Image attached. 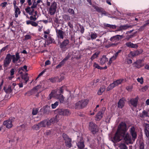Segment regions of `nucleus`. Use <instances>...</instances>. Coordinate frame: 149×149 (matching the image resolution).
Masks as SVG:
<instances>
[{"label":"nucleus","instance_id":"obj_27","mask_svg":"<svg viewBox=\"0 0 149 149\" xmlns=\"http://www.w3.org/2000/svg\"><path fill=\"white\" fill-rule=\"evenodd\" d=\"M105 87L103 86L101 87L97 92V94L99 95H101L102 93L105 91Z\"/></svg>","mask_w":149,"mask_h":149},{"label":"nucleus","instance_id":"obj_47","mask_svg":"<svg viewBox=\"0 0 149 149\" xmlns=\"http://www.w3.org/2000/svg\"><path fill=\"white\" fill-rule=\"evenodd\" d=\"M31 37V36L30 35H26L24 36V40H27L30 39Z\"/></svg>","mask_w":149,"mask_h":149},{"label":"nucleus","instance_id":"obj_41","mask_svg":"<svg viewBox=\"0 0 149 149\" xmlns=\"http://www.w3.org/2000/svg\"><path fill=\"white\" fill-rule=\"evenodd\" d=\"M70 57V55L68 54L67 56L65 57L64 58L63 60L62 61L63 62V63H65V61L67 60Z\"/></svg>","mask_w":149,"mask_h":149},{"label":"nucleus","instance_id":"obj_7","mask_svg":"<svg viewBox=\"0 0 149 149\" xmlns=\"http://www.w3.org/2000/svg\"><path fill=\"white\" fill-rule=\"evenodd\" d=\"M15 118L14 117H10L7 120L4 121L3 125L7 128H10L12 127V123L13 122Z\"/></svg>","mask_w":149,"mask_h":149},{"label":"nucleus","instance_id":"obj_15","mask_svg":"<svg viewBox=\"0 0 149 149\" xmlns=\"http://www.w3.org/2000/svg\"><path fill=\"white\" fill-rule=\"evenodd\" d=\"M58 112L60 115L68 116L70 114V111L68 109H61L59 110Z\"/></svg>","mask_w":149,"mask_h":149},{"label":"nucleus","instance_id":"obj_23","mask_svg":"<svg viewBox=\"0 0 149 149\" xmlns=\"http://www.w3.org/2000/svg\"><path fill=\"white\" fill-rule=\"evenodd\" d=\"M108 61V59L107 58L106 56L103 55L101 58L100 63L101 64L103 65Z\"/></svg>","mask_w":149,"mask_h":149},{"label":"nucleus","instance_id":"obj_8","mask_svg":"<svg viewBox=\"0 0 149 149\" xmlns=\"http://www.w3.org/2000/svg\"><path fill=\"white\" fill-rule=\"evenodd\" d=\"M139 99V98L138 96L135 98H131L128 102L129 105L130 106H131L135 108L137 106Z\"/></svg>","mask_w":149,"mask_h":149},{"label":"nucleus","instance_id":"obj_5","mask_svg":"<svg viewBox=\"0 0 149 149\" xmlns=\"http://www.w3.org/2000/svg\"><path fill=\"white\" fill-rule=\"evenodd\" d=\"M69 43V41L68 39L65 40L62 42L60 43L59 46L62 52H65L68 49Z\"/></svg>","mask_w":149,"mask_h":149},{"label":"nucleus","instance_id":"obj_58","mask_svg":"<svg viewBox=\"0 0 149 149\" xmlns=\"http://www.w3.org/2000/svg\"><path fill=\"white\" fill-rule=\"evenodd\" d=\"M57 92L59 93L60 94L61 93H63V90L62 88V87L60 88L57 91Z\"/></svg>","mask_w":149,"mask_h":149},{"label":"nucleus","instance_id":"obj_61","mask_svg":"<svg viewBox=\"0 0 149 149\" xmlns=\"http://www.w3.org/2000/svg\"><path fill=\"white\" fill-rule=\"evenodd\" d=\"M49 81L52 83H54L56 81V80L54 78H51L49 79Z\"/></svg>","mask_w":149,"mask_h":149},{"label":"nucleus","instance_id":"obj_13","mask_svg":"<svg viewBox=\"0 0 149 149\" xmlns=\"http://www.w3.org/2000/svg\"><path fill=\"white\" fill-rule=\"evenodd\" d=\"M132 136V140L134 141L137 137L136 132L135 131V128L134 126H132L129 130Z\"/></svg>","mask_w":149,"mask_h":149},{"label":"nucleus","instance_id":"obj_17","mask_svg":"<svg viewBox=\"0 0 149 149\" xmlns=\"http://www.w3.org/2000/svg\"><path fill=\"white\" fill-rule=\"evenodd\" d=\"M142 60H138L133 63V65H134V66L136 68H139L142 66Z\"/></svg>","mask_w":149,"mask_h":149},{"label":"nucleus","instance_id":"obj_57","mask_svg":"<svg viewBox=\"0 0 149 149\" xmlns=\"http://www.w3.org/2000/svg\"><path fill=\"white\" fill-rule=\"evenodd\" d=\"M16 1L15 0L14 1H13V4L15 9H19L18 7L16 6Z\"/></svg>","mask_w":149,"mask_h":149},{"label":"nucleus","instance_id":"obj_25","mask_svg":"<svg viewBox=\"0 0 149 149\" xmlns=\"http://www.w3.org/2000/svg\"><path fill=\"white\" fill-rule=\"evenodd\" d=\"M28 74L27 73H26V74L24 75L22 74V78L25 81V84H26L27 82L29 80V78L28 76Z\"/></svg>","mask_w":149,"mask_h":149},{"label":"nucleus","instance_id":"obj_32","mask_svg":"<svg viewBox=\"0 0 149 149\" xmlns=\"http://www.w3.org/2000/svg\"><path fill=\"white\" fill-rule=\"evenodd\" d=\"M98 127L96 124H94V133L98 132Z\"/></svg>","mask_w":149,"mask_h":149},{"label":"nucleus","instance_id":"obj_19","mask_svg":"<svg viewBox=\"0 0 149 149\" xmlns=\"http://www.w3.org/2000/svg\"><path fill=\"white\" fill-rule=\"evenodd\" d=\"M144 132L146 136L148 139L149 137V124L146 123L144 128Z\"/></svg>","mask_w":149,"mask_h":149},{"label":"nucleus","instance_id":"obj_59","mask_svg":"<svg viewBox=\"0 0 149 149\" xmlns=\"http://www.w3.org/2000/svg\"><path fill=\"white\" fill-rule=\"evenodd\" d=\"M53 0H47V5L48 6H50L51 3Z\"/></svg>","mask_w":149,"mask_h":149},{"label":"nucleus","instance_id":"obj_49","mask_svg":"<svg viewBox=\"0 0 149 149\" xmlns=\"http://www.w3.org/2000/svg\"><path fill=\"white\" fill-rule=\"evenodd\" d=\"M58 102H56L54 104H52V107L53 109H55L58 105Z\"/></svg>","mask_w":149,"mask_h":149},{"label":"nucleus","instance_id":"obj_1","mask_svg":"<svg viewBox=\"0 0 149 149\" xmlns=\"http://www.w3.org/2000/svg\"><path fill=\"white\" fill-rule=\"evenodd\" d=\"M123 139L125 142L127 144H130L132 142L131 136L128 133H124L123 135L120 134L117 136L115 139L113 137V141L114 143H117Z\"/></svg>","mask_w":149,"mask_h":149},{"label":"nucleus","instance_id":"obj_35","mask_svg":"<svg viewBox=\"0 0 149 149\" xmlns=\"http://www.w3.org/2000/svg\"><path fill=\"white\" fill-rule=\"evenodd\" d=\"M32 128L33 130H38L40 128H39L38 124H35L32 127Z\"/></svg>","mask_w":149,"mask_h":149},{"label":"nucleus","instance_id":"obj_10","mask_svg":"<svg viewBox=\"0 0 149 149\" xmlns=\"http://www.w3.org/2000/svg\"><path fill=\"white\" fill-rule=\"evenodd\" d=\"M76 144L78 148L79 149H83L84 148V141L81 137L78 136Z\"/></svg>","mask_w":149,"mask_h":149},{"label":"nucleus","instance_id":"obj_11","mask_svg":"<svg viewBox=\"0 0 149 149\" xmlns=\"http://www.w3.org/2000/svg\"><path fill=\"white\" fill-rule=\"evenodd\" d=\"M11 60V55L9 54H8L3 61V67H7L10 63Z\"/></svg>","mask_w":149,"mask_h":149},{"label":"nucleus","instance_id":"obj_30","mask_svg":"<svg viewBox=\"0 0 149 149\" xmlns=\"http://www.w3.org/2000/svg\"><path fill=\"white\" fill-rule=\"evenodd\" d=\"M89 130L93 133V123L91 122L90 123L88 126Z\"/></svg>","mask_w":149,"mask_h":149},{"label":"nucleus","instance_id":"obj_46","mask_svg":"<svg viewBox=\"0 0 149 149\" xmlns=\"http://www.w3.org/2000/svg\"><path fill=\"white\" fill-rule=\"evenodd\" d=\"M139 147V149H145L144 144L143 142H142L140 143Z\"/></svg>","mask_w":149,"mask_h":149},{"label":"nucleus","instance_id":"obj_50","mask_svg":"<svg viewBox=\"0 0 149 149\" xmlns=\"http://www.w3.org/2000/svg\"><path fill=\"white\" fill-rule=\"evenodd\" d=\"M137 81L138 82H139L141 84H143V79L142 77H141V78H138L137 79Z\"/></svg>","mask_w":149,"mask_h":149},{"label":"nucleus","instance_id":"obj_54","mask_svg":"<svg viewBox=\"0 0 149 149\" xmlns=\"http://www.w3.org/2000/svg\"><path fill=\"white\" fill-rule=\"evenodd\" d=\"M56 11V10H49L48 13L51 15H52L55 13Z\"/></svg>","mask_w":149,"mask_h":149},{"label":"nucleus","instance_id":"obj_26","mask_svg":"<svg viewBox=\"0 0 149 149\" xmlns=\"http://www.w3.org/2000/svg\"><path fill=\"white\" fill-rule=\"evenodd\" d=\"M94 67L100 70L106 69L107 68V66H105L104 67H102L100 66L98 64L96 63H94Z\"/></svg>","mask_w":149,"mask_h":149},{"label":"nucleus","instance_id":"obj_16","mask_svg":"<svg viewBox=\"0 0 149 149\" xmlns=\"http://www.w3.org/2000/svg\"><path fill=\"white\" fill-rule=\"evenodd\" d=\"M11 58L12 59L13 62L14 63H16L20 58L19 53L17 52L15 55H11Z\"/></svg>","mask_w":149,"mask_h":149},{"label":"nucleus","instance_id":"obj_6","mask_svg":"<svg viewBox=\"0 0 149 149\" xmlns=\"http://www.w3.org/2000/svg\"><path fill=\"white\" fill-rule=\"evenodd\" d=\"M26 12L29 13L30 15H31L30 17V20L33 21H35L36 20L37 18L36 16H37V14L38 12L35 10H25Z\"/></svg>","mask_w":149,"mask_h":149},{"label":"nucleus","instance_id":"obj_3","mask_svg":"<svg viewBox=\"0 0 149 149\" xmlns=\"http://www.w3.org/2000/svg\"><path fill=\"white\" fill-rule=\"evenodd\" d=\"M123 36L117 35L111 38L110 40L112 42L109 44V47H114L116 46L119 43V41L123 38Z\"/></svg>","mask_w":149,"mask_h":149},{"label":"nucleus","instance_id":"obj_48","mask_svg":"<svg viewBox=\"0 0 149 149\" xmlns=\"http://www.w3.org/2000/svg\"><path fill=\"white\" fill-rule=\"evenodd\" d=\"M121 26L122 30H125L127 28H129L130 26H128L126 25Z\"/></svg>","mask_w":149,"mask_h":149},{"label":"nucleus","instance_id":"obj_37","mask_svg":"<svg viewBox=\"0 0 149 149\" xmlns=\"http://www.w3.org/2000/svg\"><path fill=\"white\" fill-rule=\"evenodd\" d=\"M54 93V91H52L51 93H50L49 96L47 97V98L48 100L51 99L52 97H54L55 96Z\"/></svg>","mask_w":149,"mask_h":149},{"label":"nucleus","instance_id":"obj_29","mask_svg":"<svg viewBox=\"0 0 149 149\" xmlns=\"http://www.w3.org/2000/svg\"><path fill=\"white\" fill-rule=\"evenodd\" d=\"M39 127L40 128L43 127H45L46 126L45 125V120H43L40 123H38Z\"/></svg>","mask_w":149,"mask_h":149},{"label":"nucleus","instance_id":"obj_60","mask_svg":"<svg viewBox=\"0 0 149 149\" xmlns=\"http://www.w3.org/2000/svg\"><path fill=\"white\" fill-rule=\"evenodd\" d=\"M121 51L122 50L121 49L118 50V51L114 54V55L115 56L117 57L119 54L120 53Z\"/></svg>","mask_w":149,"mask_h":149},{"label":"nucleus","instance_id":"obj_44","mask_svg":"<svg viewBox=\"0 0 149 149\" xmlns=\"http://www.w3.org/2000/svg\"><path fill=\"white\" fill-rule=\"evenodd\" d=\"M48 41L49 43H54L55 42L54 39L51 37H49Z\"/></svg>","mask_w":149,"mask_h":149},{"label":"nucleus","instance_id":"obj_56","mask_svg":"<svg viewBox=\"0 0 149 149\" xmlns=\"http://www.w3.org/2000/svg\"><path fill=\"white\" fill-rule=\"evenodd\" d=\"M64 63L63 61H61L60 63L56 66V68H58L61 67L64 64Z\"/></svg>","mask_w":149,"mask_h":149},{"label":"nucleus","instance_id":"obj_43","mask_svg":"<svg viewBox=\"0 0 149 149\" xmlns=\"http://www.w3.org/2000/svg\"><path fill=\"white\" fill-rule=\"evenodd\" d=\"M100 54V51H97L94 54V59L97 58Z\"/></svg>","mask_w":149,"mask_h":149},{"label":"nucleus","instance_id":"obj_34","mask_svg":"<svg viewBox=\"0 0 149 149\" xmlns=\"http://www.w3.org/2000/svg\"><path fill=\"white\" fill-rule=\"evenodd\" d=\"M38 109L37 108H33L32 112V114L33 115H36L37 113L38 112Z\"/></svg>","mask_w":149,"mask_h":149},{"label":"nucleus","instance_id":"obj_4","mask_svg":"<svg viewBox=\"0 0 149 149\" xmlns=\"http://www.w3.org/2000/svg\"><path fill=\"white\" fill-rule=\"evenodd\" d=\"M89 100L87 99L83 100L76 103L74 107L76 109H81L84 108L88 104Z\"/></svg>","mask_w":149,"mask_h":149},{"label":"nucleus","instance_id":"obj_52","mask_svg":"<svg viewBox=\"0 0 149 149\" xmlns=\"http://www.w3.org/2000/svg\"><path fill=\"white\" fill-rule=\"evenodd\" d=\"M45 123L46 126L47 125L48 126L50 125L51 124H52V123L50 122V120H45Z\"/></svg>","mask_w":149,"mask_h":149},{"label":"nucleus","instance_id":"obj_62","mask_svg":"<svg viewBox=\"0 0 149 149\" xmlns=\"http://www.w3.org/2000/svg\"><path fill=\"white\" fill-rule=\"evenodd\" d=\"M33 21L31 20H27L26 21V23L27 25H29V24H31V25L32 24V23Z\"/></svg>","mask_w":149,"mask_h":149},{"label":"nucleus","instance_id":"obj_31","mask_svg":"<svg viewBox=\"0 0 149 149\" xmlns=\"http://www.w3.org/2000/svg\"><path fill=\"white\" fill-rule=\"evenodd\" d=\"M115 86L113 83L110 84L108 86L107 88V91H109L115 87Z\"/></svg>","mask_w":149,"mask_h":149},{"label":"nucleus","instance_id":"obj_51","mask_svg":"<svg viewBox=\"0 0 149 149\" xmlns=\"http://www.w3.org/2000/svg\"><path fill=\"white\" fill-rule=\"evenodd\" d=\"M148 87H149L147 85L145 86L142 88V91L143 92L146 91L148 89Z\"/></svg>","mask_w":149,"mask_h":149},{"label":"nucleus","instance_id":"obj_20","mask_svg":"<svg viewBox=\"0 0 149 149\" xmlns=\"http://www.w3.org/2000/svg\"><path fill=\"white\" fill-rule=\"evenodd\" d=\"M56 31L57 33V35L58 38L63 39V34H64V32L60 29H56Z\"/></svg>","mask_w":149,"mask_h":149},{"label":"nucleus","instance_id":"obj_36","mask_svg":"<svg viewBox=\"0 0 149 149\" xmlns=\"http://www.w3.org/2000/svg\"><path fill=\"white\" fill-rule=\"evenodd\" d=\"M120 149H128L127 147L124 144H121L119 146Z\"/></svg>","mask_w":149,"mask_h":149},{"label":"nucleus","instance_id":"obj_38","mask_svg":"<svg viewBox=\"0 0 149 149\" xmlns=\"http://www.w3.org/2000/svg\"><path fill=\"white\" fill-rule=\"evenodd\" d=\"M58 98L59 99L61 103L63 102L64 100V99L63 96L62 95L60 94L59 95Z\"/></svg>","mask_w":149,"mask_h":149},{"label":"nucleus","instance_id":"obj_18","mask_svg":"<svg viewBox=\"0 0 149 149\" xmlns=\"http://www.w3.org/2000/svg\"><path fill=\"white\" fill-rule=\"evenodd\" d=\"M125 100L124 98H121L118 102V107L122 108L125 105Z\"/></svg>","mask_w":149,"mask_h":149},{"label":"nucleus","instance_id":"obj_53","mask_svg":"<svg viewBox=\"0 0 149 149\" xmlns=\"http://www.w3.org/2000/svg\"><path fill=\"white\" fill-rule=\"evenodd\" d=\"M134 35H128L126 36L125 39L127 40H129L130 38H132L134 37Z\"/></svg>","mask_w":149,"mask_h":149},{"label":"nucleus","instance_id":"obj_33","mask_svg":"<svg viewBox=\"0 0 149 149\" xmlns=\"http://www.w3.org/2000/svg\"><path fill=\"white\" fill-rule=\"evenodd\" d=\"M3 89L6 93H10L12 91L11 87L9 86H8V88L7 89H6L5 87H4Z\"/></svg>","mask_w":149,"mask_h":149},{"label":"nucleus","instance_id":"obj_55","mask_svg":"<svg viewBox=\"0 0 149 149\" xmlns=\"http://www.w3.org/2000/svg\"><path fill=\"white\" fill-rule=\"evenodd\" d=\"M49 120H50V122H51L52 124L54 123L56 121V118H52Z\"/></svg>","mask_w":149,"mask_h":149},{"label":"nucleus","instance_id":"obj_12","mask_svg":"<svg viewBox=\"0 0 149 149\" xmlns=\"http://www.w3.org/2000/svg\"><path fill=\"white\" fill-rule=\"evenodd\" d=\"M63 136L65 141V143L66 146L69 148H70L72 146L71 139L65 134H63Z\"/></svg>","mask_w":149,"mask_h":149},{"label":"nucleus","instance_id":"obj_64","mask_svg":"<svg viewBox=\"0 0 149 149\" xmlns=\"http://www.w3.org/2000/svg\"><path fill=\"white\" fill-rule=\"evenodd\" d=\"M117 58V57H115V56L114 55L111 57L110 58V59L112 61H113L115 60L116 58Z\"/></svg>","mask_w":149,"mask_h":149},{"label":"nucleus","instance_id":"obj_21","mask_svg":"<svg viewBox=\"0 0 149 149\" xmlns=\"http://www.w3.org/2000/svg\"><path fill=\"white\" fill-rule=\"evenodd\" d=\"M125 45L128 47L135 49H137L138 47V45L136 44H134L131 42L126 43Z\"/></svg>","mask_w":149,"mask_h":149},{"label":"nucleus","instance_id":"obj_45","mask_svg":"<svg viewBox=\"0 0 149 149\" xmlns=\"http://www.w3.org/2000/svg\"><path fill=\"white\" fill-rule=\"evenodd\" d=\"M63 18L66 21H68L70 20V16L67 15H64L63 16Z\"/></svg>","mask_w":149,"mask_h":149},{"label":"nucleus","instance_id":"obj_40","mask_svg":"<svg viewBox=\"0 0 149 149\" xmlns=\"http://www.w3.org/2000/svg\"><path fill=\"white\" fill-rule=\"evenodd\" d=\"M21 13V12L20 10H15V17L16 18L18 17V15H19Z\"/></svg>","mask_w":149,"mask_h":149},{"label":"nucleus","instance_id":"obj_28","mask_svg":"<svg viewBox=\"0 0 149 149\" xmlns=\"http://www.w3.org/2000/svg\"><path fill=\"white\" fill-rule=\"evenodd\" d=\"M57 4L55 1L53 2L51 4L49 9H56V8Z\"/></svg>","mask_w":149,"mask_h":149},{"label":"nucleus","instance_id":"obj_39","mask_svg":"<svg viewBox=\"0 0 149 149\" xmlns=\"http://www.w3.org/2000/svg\"><path fill=\"white\" fill-rule=\"evenodd\" d=\"M33 4L31 6V8L32 9L35 8H36L37 4L36 1H32Z\"/></svg>","mask_w":149,"mask_h":149},{"label":"nucleus","instance_id":"obj_42","mask_svg":"<svg viewBox=\"0 0 149 149\" xmlns=\"http://www.w3.org/2000/svg\"><path fill=\"white\" fill-rule=\"evenodd\" d=\"M27 66L26 65H24L23 67H21L20 68V69L19 70L20 73V74H22V72H20V70H23V69H24L26 70V72H27V71H28V70H27Z\"/></svg>","mask_w":149,"mask_h":149},{"label":"nucleus","instance_id":"obj_9","mask_svg":"<svg viewBox=\"0 0 149 149\" xmlns=\"http://www.w3.org/2000/svg\"><path fill=\"white\" fill-rule=\"evenodd\" d=\"M105 110V108L104 107H103L97 113L95 117L96 120L99 121L102 118Z\"/></svg>","mask_w":149,"mask_h":149},{"label":"nucleus","instance_id":"obj_14","mask_svg":"<svg viewBox=\"0 0 149 149\" xmlns=\"http://www.w3.org/2000/svg\"><path fill=\"white\" fill-rule=\"evenodd\" d=\"M50 107L48 105H46L42 108L40 111L43 114H48L50 113Z\"/></svg>","mask_w":149,"mask_h":149},{"label":"nucleus","instance_id":"obj_2","mask_svg":"<svg viewBox=\"0 0 149 149\" xmlns=\"http://www.w3.org/2000/svg\"><path fill=\"white\" fill-rule=\"evenodd\" d=\"M127 125L125 122H122L118 126L117 131L115 134L114 137L115 139L116 137L120 135V134L123 135L127 131Z\"/></svg>","mask_w":149,"mask_h":149},{"label":"nucleus","instance_id":"obj_24","mask_svg":"<svg viewBox=\"0 0 149 149\" xmlns=\"http://www.w3.org/2000/svg\"><path fill=\"white\" fill-rule=\"evenodd\" d=\"M148 113L145 110H143L142 113L139 115V116L141 118H144L148 116Z\"/></svg>","mask_w":149,"mask_h":149},{"label":"nucleus","instance_id":"obj_22","mask_svg":"<svg viewBox=\"0 0 149 149\" xmlns=\"http://www.w3.org/2000/svg\"><path fill=\"white\" fill-rule=\"evenodd\" d=\"M125 81V82L126 81V79H119L117 80L114 81L113 83V84L115 86V87L117 86L119 84H121L122 82Z\"/></svg>","mask_w":149,"mask_h":149},{"label":"nucleus","instance_id":"obj_63","mask_svg":"<svg viewBox=\"0 0 149 149\" xmlns=\"http://www.w3.org/2000/svg\"><path fill=\"white\" fill-rule=\"evenodd\" d=\"M15 70L14 69H12L10 71V75L13 76L14 74Z\"/></svg>","mask_w":149,"mask_h":149}]
</instances>
